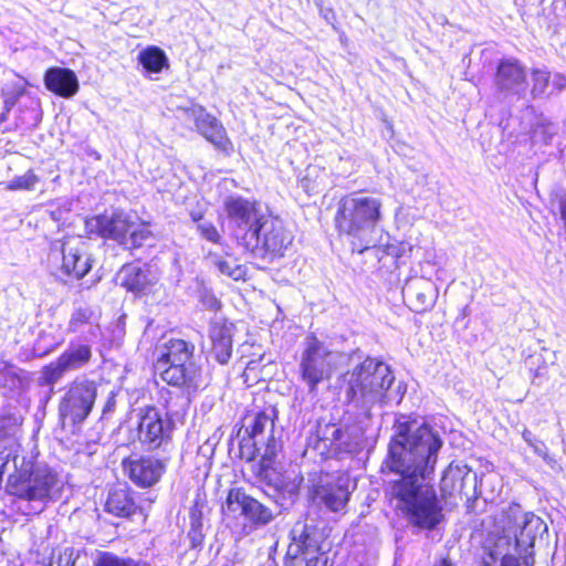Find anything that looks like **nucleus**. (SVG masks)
<instances>
[{
  "instance_id": "obj_14",
  "label": "nucleus",
  "mask_w": 566,
  "mask_h": 566,
  "mask_svg": "<svg viewBox=\"0 0 566 566\" xmlns=\"http://www.w3.org/2000/svg\"><path fill=\"white\" fill-rule=\"evenodd\" d=\"M62 258V271L74 279H82L92 268L86 244L75 238L55 241L50 249V259Z\"/></svg>"
},
{
  "instance_id": "obj_52",
  "label": "nucleus",
  "mask_w": 566,
  "mask_h": 566,
  "mask_svg": "<svg viewBox=\"0 0 566 566\" xmlns=\"http://www.w3.org/2000/svg\"><path fill=\"white\" fill-rule=\"evenodd\" d=\"M191 218H192V220H193L197 224H198L199 222L205 221V220L202 219V216H201L200 213H191Z\"/></svg>"
},
{
  "instance_id": "obj_17",
  "label": "nucleus",
  "mask_w": 566,
  "mask_h": 566,
  "mask_svg": "<svg viewBox=\"0 0 566 566\" xmlns=\"http://www.w3.org/2000/svg\"><path fill=\"white\" fill-rule=\"evenodd\" d=\"M478 475L462 461H453L443 472L441 491L446 495H459L468 501L475 497Z\"/></svg>"
},
{
  "instance_id": "obj_7",
  "label": "nucleus",
  "mask_w": 566,
  "mask_h": 566,
  "mask_svg": "<svg viewBox=\"0 0 566 566\" xmlns=\"http://www.w3.org/2000/svg\"><path fill=\"white\" fill-rule=\"evenodd\" d=\"M339 358L342 354L331 350L316 336H306L298 359V373L310 392L316 391L321 382L331 378Z\"/></svg>"
},
{
  "instance_id": "obj_33",
  "label": "nucleus",
  "mask_w": 566,
  "mask_h": 566,
  "mask_svg": "<svg viewBox=\"0 0 566 566\" xmlns=\"http://www.w3.org/2000/svg\"><path fill=\"white\" fill-rule=\"evenodd\" d=\"M255 474L261 482L268 485H273L275 489L282 486L283 482L281 476L273 467L272 461L261 460L254 468Z\"/></svg>"
},
{
  "instance_id": "obj_2",
  "label": "nucleus",
  "mask_w": 566,
  "mask_h": 566,
  "mask_svg": "<svg viewBox=\"0 0 566 566\" xmlns=\"http://www.w3.org/2000/svg\"><path fill=\"white\" fill-rule=\"evenodd\" d=\"M546 523L534 513H524L511 503L502 509L497 521V556L500 566H534L535 539L547 533Z\"/></svg>"
},
{
  "instance_id": "obj_38",
  "label": "nucleus",
  "mask_w": 566,
  "mask_h": 566,
  "mask_svg": "<svg viewBox=\"0 0 566 566\" xmlns=\"http://www.w3.org/2000/svg\"><path fill=\"white\" fill-rule=\"evenodd\" d=\"M39 181L38 176L29 170L22 176L13 178L9 185L8 189L10 190H31L34 188L36 182Z\"/></svg>"
},
{
  "instance_id": "obj_10",
  "label": "nucleus",
  "mask_w": 566,
  "mask_h": 566,
  "mask_svg": "<svg viewBox=\"0 0 566 566\" xmlns=\"http://www.w3.org/2000/svg\"><path fill=\"white\" fill-rule=\"evenodd\" d=\"M222 207L228 218L232 234L241 245L247 240L252 228L258 226L268 209L255 200H250L240 195H230L223 199Z\"/></svg>"
},
{
  "instance_id": "obj_39",
  "label": "nucleus",
  "mask_w": 566,
  "mask_h": 566,
  "mask_svg": "<svg viewBox=\"0 0 566 566\" xmlns=\"http://www.w3.org/2000/svg\"><path fill=\"white\" fill-rule=\"evenodd\" d=\"M549 73L546 70H534L532 73L533 88L532 93L537 96L545 93L549 83Z\"/></svg>"
},
{
  "instance_id": "obj_9",
  "label": "nucleus",
  "mask_w": 566,
  "mask_h": 566,
  "mask_svg": "<svg viewBox=\"0 0 566 566\" xmlns=\"http://www.w3.org/2000/svg\"><path fill=\"white\" fill-rule=\"evenodd\" d=\"M97 396V384L81 377L73 380L65 389L59 403L60 420L64 424L82 423L91 413Z\"/></svg>"
},
{
  "instance_id": "obj_21",
  "label": "nucleus",
  "mask_w": 566,
  "mask_h": 566,
  "mask_svg": "<svg viewBox=\"0 0 566 566\" xmlns=\"http://www.w3.org/2000/svg\"><path fill=\"white\" fill-rule=\"evenodd\" d=\"M402 296L413 312L420 313L433 306L438 297V289L429 279L412 277L405 283Z\"/></svg>"
},
{
  "instance_id": "obj_16",
  "label": "nucleus",
  "mask_w": 566,
  "mask_h": 566,
  "mask_svg": "<svg viewBox=\"0 0 566 566\" xmlns=\"http://www.w3.org/2000/svg\"><path fill=\"white\" fill-rule=\"evenodd\" d=\"M92 359V348L87 344L70 343L59 358L43 369V380L48 386L56 384L66 373L86 366Z\"/></svg>"
},
{
  "instance_id": "obj_26",
  "label": "nucleus",
  "mask_w": 566,
  "mask_h": 566,
  "mask_svg": "<svg viewBox=\"0 0 566 566\" xmlns=\"http://www.w3.org/2000/svg\"><path fill=\"white\" fill-rule=\"evenodd\" d=\"M133 227L134 222L130 221L129 216L122 210L105 213L104 238L112 239L123 245Z\"/></svg>"
},
{
  "instance_id": "obj_29",
  "label": "nucleus",
  "mask_w": 566,
  "mask_h": 566,
  "mask_svg": "<svg viewBox=\"0 0 566 566\" xmlns=\"http://www.w3.org/2000/svg\"><path fill=\"white\" fill-rule=\"evenodd\" d=\"M273 429V416L265 411H261L254 415L251 423L247 426V432L249 437L253 439L254 447H258L259 443H263V436L266 430H269L270 433H272Z\"/></svg>"
},
{
  "instance_id": "obj_45",
  "label": "nucleus",
  "mask_w": 566,
  "mask_h": 566,
  "mask_svg": "<svg viewBox=\"0 0 566 566\" xmlns=\"http://www.w3.org/2000/svg\"><path fill=\"white\" fill-rule=\"evenodd\" d=\"M77 557L78 552H76L72 547H67L59 556L57 560L54 564L55 566H74Z\"/></svg>"
},
{
  "instance_id": "obj_40",
  "label": "nucleus",
  "mask_w": 566,
  "mask_h": 566,
  "mask_svg": "<svg viewBox=\"0 0 566 566\" xmlns=\"http://www.w3.org/2000/svg\"><path fill=\"white\" fill-rule=\"evenodd\" d=\"M197 230L206 240L217 243L221 239L216 226L211 221H202L197 224Z\"/></svg>"
},
{
  "instance_id": "obj_48",
  "label": "nucleus",
  "mask_w": 566,
  "mask_h": 566,
  "mask_svg": "<svg viewBox=\"0 0 566 566\" xmlns=\"http://www.w3.org/2000/svg\"><path fill=\"white\" fill-rule=\"evenodd\" d=\"M552 83L558 91L564 90L566 87V75L556 73L553 76Z\"/></svg>"
},
{
  "instance_id": "obj_31",
  "label": "nucleus",
  "mask_w": 566,
  "mask_h": 566,
  "mask_svg": "<svg viewBox=\"0 0 566 566\" xmlns=\"http://www.w3.org/2000/svg\"><path fill=\"white\" fill-rule=\"evenodd\" d=\"M209 259L220 273L233 280L241 279L245 272L244 268L242 265H239L234 259H224L217 254H210Z\"/></svg>"
},
{
  "instance_id": "obj_51",
  "label": "nucleus",
  "mask_w": 566,
  "mask_h": 566,
  "mask_svg": "<svg viewBox=\"0 0 566 566\" xmlns=\"http://www.w3.org/2000/svg\"><path fill=\"white\" fill-rule=\"evenodd\" d=\"M208 306L209 308L211 310H216L219 307V302L216 297L213 296H210L209 300H208Z\"/></svg>"
},
{
  "instance_id": "obj_3",
  "label": "nucleus",
  "mask_w": 566,
  "mask_h": 566,
  "mask_svg": "<svg viewBox=\"0 0 566 566\" xmlns=\"http://www.w3.org/2000/svg\"><path fill=\"white\" fill-rule=\"evenodd\" d=\"M394 380L390 367L373 357H366L342 375L348 408L355 411L359 423L370 418L374 407L382 403Z\"/></svg>"
},
{
  "instance_id": "obj_13",
  "label": "nucleus",
  "mask_w": 566,
  "mask_h": 566,
  "mask_svg": "<svg viewBox=\"0 0 566 566\" xmlns=\"http://www.w3.org/2000/svg\"><path fill=\"white\" fill-rule=\"evenodd\" d=\"M174 422L168 413L163 415L156 407L147 406L139 411L138 441L147 450H155L171 440Z\"/></svg>"
},
{
  "instance_id": "obj_22",
  "label": "nucleus",
  "mask_w": 566,
  "mask_h": 566,
  "mask_svg": "<svg viewBox=\"0 0 566 566\" xmlns=\"http://www.w3.org/2000/svg\"><path fill=\"white\" fill-rule=\"evenodd\" d=\"M118 279L120 280L122 286L126 287L128 291L147 293L158 283L159 275L150 265L145 264L139 266L136 264H126L120 269Z\"/></svg>"
},
{
  "instance_id": "obj_18",
  "label": "nucleus",
  "mask_w": 566,
  "mask_h": 566,
  "mask_svg": "<svg viewBox=\"0 0 566 566\" xmlns=\"http://www.w3.org/2000/svg\"><path fill=\"white\" fill-rule=\"evenodd\" d=\"M526 87V72L517 60L505 59L497 64V101L501 95L510 103L518 101Z\"/></svg>"
},
{
  "instance_id": "obj_1",
  "label": "nucleus",
  "mask_w": 566,
  "mask_h": 566,
  "mask_svg": "<svg viewBox=\"0 0 566 566\" xmlns=\"http://www.w3.org/2000/svg\"><path fill=\"white\" fill-rule=\"evenodd\" d=\"M446 431L417 421L398 422L385 465L398 475L388 496L405 520L419 530H433L443 518L437 492L427 479L433 472Z\"/></svg>"
},
{
  "instance_id": "obj_15",
  "label": "nucleus",
  "mask_w": 566,
  "mask_h": 566,
  "mask_svg": "<svg viewBox=\"0 0 566 566\" xmlns=\"http://www.w3.org/2000/svg\"><path fill=\"white\" fill-rule=\"evenodd\" d=\"M352 481L347 474L321 476L314 488L313 497L318 504H323L332 512H339L345 509L349 501L352 491Z\"/></svg>"
},
{
  "instance_id": "obj_49",
  "label": "nucleus",
  "mask_w": 566,
  "mask_h": 566,
  "mask_svg": "<svg viewBox=\"0 0 566 566\" xmlns=\"http://www.w3.org/2000/svg\"><path fill=\"white\" fill-rule=\"evenodd\" d=\"M17 96H10L4 99V112L0 116V120H4L7 113L15 105Z\"/></svg>"
},
{
  "instance_id": "obj_25",
  "label": "nucleus",
  "mask_w": 566,
  "mask_h": 566,
  "mask_svg": "<svg viewBox=\"0 0 566 566\" xmlns=\"http://www.w3.org/2000/svg\"><path fill=\"white\" fill-rule=\"evenodd\" d=\"M209 336L212 343L211 353L213 357L218 363L227 364L232 355V325L213 322L210 326Z\"/></svg>"
},
{
  "instance_id": "obj_20",
  "label": "nucleus",
  "mask_w": 566,
  "mask_h": 566,
  "mask_svg": "<svg viewBox=\"0 0 566 566\" xmlns=\"http://www.w3.org/2000/svg\"><path fill=\"white\" fill-rule=\"evenodd\" d=\"M123 467L128 472L129 479L142 488L156 484L166 471V463L154 457L127 459L123 462Z\"/></svg>"
},
{
  "instance_id": "obj_27",
  "label": "nucleus",
  "mask_w": 566,
  "mask_h": 566,
  "mask_svg": "<svg viewBox=\"0 0 566 566\" xmlns=\"http://www.w3.org/2000/svg\"><path fill=\"white\" fill-rule=\"evenodd\" d=\"M105 510L113 515L128 517L136 512L137 505L127 489H114L108 493Z\"/></svg>"
},
{
  "instance_id": "obj_5",
  "label": "nucleus",
  "mask_w": 566,
  "mask_h": 566,
  "mask_svg": "<svg viewBox=\"0 0 566 566\" xmlns=\"http://www.w3.org/2000/svg\"><path fill=\"white\" fill-rule=\"evenodd\" d=\"M381 201L378 198L352 193L337 203L335 227L340 234L364 240L380 220Z\"/></svg>"
},
{
  "instance_id": "obj_44",
  "label": "nucleus",
  "mask_w": 566,
  "mask_h": 566,
  "mask_svg": "<svg viewBox=\"0 0 566 566\" xmlns=\"http://www.w3.org/2000/svg\"><path fill=\"white\" fill-rule=\"evenodd\" d=\"M262 444L265 446V449L261 460L273 462L280 449V443L274 439V437L271 433L266 441L263 439Z\"/></svg>"
},
{
  "instance_id": "obj_47",
  "label": "nucleus",
  "mask_w": 566,
  "mask_h": 566,
  "mask_svg": "<svg viewBox=\"0 0 566 566\" xmlns=\"http://www.w3.org/2000/svg\"><path fill=\"white\" fill-rule=\"evenodd\" d=\"M115 405H116L115 394L113 391H111L109 396L103 407V415L105 416L109 412H113L115 409Z\"/></svg>"
},
{
  "instance_id": "obj_53",
  "label": "nucleus",
  "mask_w": 566,
  "mask_h": 566,
  "mask_svg": "<svg viewBox=\"0 0 566 566\" xmlns=\"http://www.w3.org/2000/svg\"><path fill=\"white\" fill-rule=\"evenodd\" d=\"M49 566H55V564H54L53 562H51V563L49 564Z\"/></svg>"
},
{
  "instance_id": "obj_41",
  "label": "nucleus",
  "mask_w": 566,
  "mask_h": 566,
  "mask_svg": "<svg viewBox=\"0 0 566 566\" xmlns=\"http://www.w3.org/2000/svg\"><path fill=\"white\" fill-rule=\"evenodd\" d=\"M130 559L119 558L112 553H102L94 562V566H129Z\"/></svg>"
},
{
  "instance_id": "obj_11",
  "label": "nucleus",
  "mask_w": 566,
  "mask_h": 566,
  "mask_svg": "<svg viewBox=\"0 0 566 566\" xmlns=\"http://www.w3.org/2000/svg\"><path fill=\"white\" fill-rule=\"evenodd\" d=\"M222 513L224 518L243 516L254 528L270 524L275 517L272 509L250 496L240 488L229 490L226 503L222 505Z\"/></svg>"
},
{
  "instance_id": "obj_36",
  "label": "nucleus",
  "mask_w": 566,
  "mask_h": 566,
  "mask_svg": "<svg viewBox=\"0 0 566 566\" xmlns=\"http://www.w3.org/2000/svg\"><path fill=\"white\" fill-rule=\"evenodd\" d=\"M188 536L191 541L192 547H198L202 544L205 534H203V524H202V513L195 506L191 511L190 516V530Z\"/></svg>"
},
{
  "instance_id": "obj_37",
  "label": "nucleus",
  "mask_w": 566,
  "mask_h": 566,
  "mask_svg": "<svg viewBox=\"0 0 566 566\" xmlns=\"http://www.w3.org/2000/svg\"><path fill=\"white\" fill-rule=\"evenodd\" d=\"M344 437H346V430H344V428H338L335 424H327L323 430V437L321 440L324 442L325 447H328L331 450L336 452L337 442H339Z\"/></svg>"
},
{
  "instance_id": "obj_24",
  "label": "nucleus",
  "mask_w": 566,
  "mask_h": 566,
  "mask_svg": "<svg viewBox=\"0 0 566 566\" xmlns=\"http://www.w3.org/2000/svg\"><path fill=\"white\" fill-rule=\"evenodd\" d=\"M45 87L62 97L70 98L78 91V81L75 73L65 67L53 66L44 75Z\"/></svg>"
},
{
  "instance_id": "obj_35",
  "label": "nucleus",
  "mask_w": 566,
  "mask_h": 566,
  "mask_svg": "<svg viewBox=\"0 0 566 566\" xmlns=\"http://www.w3.org/2000/svg\"><path fill=\"white\" fill-rule=\"evenodd\" d=\"M153 238L151 231L145 226H136L128 232L123 247L126 249H136Z\"/></svg>"
},
{
  "instance_id": "obj_50",
  "label": "nucleus",
  "mask_w": 566,
  "mask_h": 566,
  "mask_svg": "<svg viewBox=\"0 0 566 566\" xmlns=\"http://www.w3.org/2000/svg\"><path fill=\"white\" fill-rule=\"evenodd\" d=\"M323 18L329 24H334L335 12L332 9L322 10Z\"/></svg>"
},
{
  "instance_id": "obj_23",
  "label": "nucleus",
  "mask_w": 566,
  "mask_h": 566,
  "mask_svg": "<svg viewBox=\"0 0 566 566\" xmlns=\"http://www.w3.org/2000/svg\"><path fill=\"white\" fill-rule=\"evenodd\" d=\"M66 331L84 334L85 340L91 342L101 335L99 314L91 306H78L72 312Z\"/></svg>"
},
{
  "instance_id": "obj_6",
  "label": "nucleus",
  "mask_w": 566,
  "mask_h": 566,
  "mask_svg": "<svg viewBox=\"0 0 566 566\" xmlns=\"http://www.w3.org/2000/svg\"><path fill=\"white\" fill-rule=\"evenodd\" d=\"M293 234L282 219L268 212L255 228L250 230L247 240L241 244L254 256L273 261L284 256L293 243Z\"/></svg>"
},
{
  "instance_id": "obj_46",
  "label": "nucleus",
  "mask_w": 566,
  "mask_h": 566,
  "mask_svg": "<svg viewBox=\"0 0 566 566\" xmlns=\"http://www.w3.org/2000/svg\"><path fill=\"white\" fill-rule=\"evenodd\" d=\"M71 210V203L66 202L63 207H56L50 210V216L54 221H62L65 219V214Z\"/></svg>"
},
{
  "instance_id": "obj_32",
  "label": "nucleus",
  "mask_w": 566,
  "mask_h": 566,
  "mask_svg": "<svg viewBox=\"0 0 566 566\" xmlns=\"http://www.w3.org/2000/svg\"><path fill=\"white\" fill-rule=\"evenodd\" d=\"M344 430H346V437L337 442L336 452L353 453L360 447L364 429L363 427H346Z\"/></svg>"
},
{
  "instance_id": "obj_8",
  "label": "nucleus",
  "mask_w": 566,
  "mask_h": 566,
  "mask_svg": "<svg viewBox=\"0 0 566 566\" xmlns=\"http://www.w3.org/2000/svg\"><path fill=\"white\" fill-rule=\"evenodd\" d=\"M287 557L292 566H327L328 557L323 549V531L306 520L297 521L290 532Z\"/></svg>"
},
{
  "instance_id": "obj_4",
  "label": "nucleus",
  "mask_w": 566,
  "mask_h": 566,
  "mask_svg": "<svg viewBox=\"0 0 566 566\" xmlns=\"http://www.w3.org/2000/svg\"><path fill=\"white\" fill-rule=\"evenodd\" d=\"M195 345L181 338H170L160 348L155 370L170 386L190 394L201 382V369L195 361Z\"/></svg>"
},
{
  "instance_id": "obj_19",
  "label": "nucleus",
  "mask_w": 566,
  "mask_h": 566,
  "mask_svg": "<svg viewBox=\"0 0 566 566\" xmlns=\"http://www.w3.org/2000/svg\"><path fill=\"white\" fill-rule=\"evenodd\" d=\"M187 118L193 119L196 129L219 149H227L230 140L222 124L201 106L185 108Z\"/></svg>"
},
{
  "instance_id": "obj_34",
  "label": "nucleus",
  "mask_w": 566,
  "mask_h": 566,
  "mask_svg": "<svg viewBox=\"0 0 566 566\" xmlns=\"http://www.w3.org/2000/svg\"><path fill=\"white\" fill-rule=\"evenodd\" d=\"M479 566H494L495 563V536L489 533L481 542V546L476 553Z\"/></svg>"
},
{
  "instance_id": "obj_30",
  "label": "nucleus",
  "mask_w": 566,
  "mask_h": 566,
  "mask_svg": "<svg viewBox=\"0 0 566 566\" xmlns=\"http://www.w3.org/2000/svg\"><path fill=\"white\" fill-rule=\"evenodd\" d=\"M21 370L7 360H0V387L14 391L21 388Z\"/></svg>"
},
{
  "instance_id": "obj_42",
  "label": "nucleus",
  "mask_w": 566,
  "mask_h": 566,
  "mask_svg": "<svg viewBox=\"0 0 566 566\" xmlns=\"http://www.w3.org/2000/svg\"><path fill=\"white\" fill-rule=\"evenodd\" d=\"M523 439L533 448L535 453L543 458L547 455V447L545 443L536 439L530 430L523 431Z\"/></svg>"
},
{
  "instance_id": "obj_43",
  "label": "nucleus",
  "mask_w": 566,
  "mask_h": 566,
  "mask_svg": "<svg viewBox=\"0 0 566 566\" xmlns=\"http://www.w3.org/2000/svg\"><path fill=\"white\" fill-rule=\"evenodd\" d=\"M104 220H105V213L93 217L91 219H87L85 221V228H86L87 233H90V234L96 233L104 238Z\"/></svg>"
},
{
  "instance_id": "obj_12",
  "label": "nucleus",
  "mask_w": 566,
  "mask_h": 566,
  "mask_svg": "<svg viewBox=\"0 0 566 566\" xmlns=\"http://www.w3.org/2000/svg\"><path fill=\"white\" fill-rule=\"evenodd\" d=\"M62 483L51 468L36 465L12 493L21 500L44 503L60 493Z\"/></svg>"
},
{
  "instance_id": "obj_28",
  "label": "nucleus",
  "mask_w": 566,
  "mask_h": 566,
  "mask_svg": "<svg viewBox=\"0 0 566 566\" xmlns=\"http://www.w3.org/2000/svg\"><path fill=\"white\" fill-rule=\"evenodd\" d=\"M138 62L149 73H159L169 66L166 53L158 46H148L138 54Z\"/></svg>"
}]
</instances>
